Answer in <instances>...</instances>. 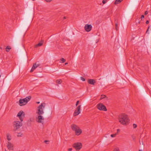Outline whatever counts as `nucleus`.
I'll return each mask as SVG.
<instances>
[{
	"label": "nucleus",
	"mask_w": 151,
	"mask_h": 151,
	"mask_svg": "<svg viewBox=\"0 0 151 151\" xmlns=\"http://www.w3.org/2000/svg\"><path fill=\"white\" fill-rule=\"evenodd\" d=\"M119 121L122 125H126L128 123L129 119L127 115L125 114L119 115L118 117Z\"/></svg>",
	"instance_id": "nucleus-1"
},
{
	"label": "nucleus",
	"mask_w": 151,
	"mask_h": 151,
	"mask_svg": "<svg viewBox=\"0 0 151 151\" xmlns=\"http://www.w3.org/2000/svg\"><path fill=\"white\" fill-rule=\"evenodd\" d=\"M46 104L45 103H42L37 107L36 113L38 115H42L44 113L43 110L44 109Z\"/></svg>",
	"instance_id": "nucleus-2"
},
{
	"label": "nucleus",
	"mask_w": 151,
	"mask_h": 151,
	"mask_svg": "<svg viewBox=\"0 0 151 151\" xmlns=\"http://www.w3.org/2000/svg\"><path fill=\"white\" fill-rule=\"evenodd\" d=\"M31 97L30 96H27L23 99H20L19 101V104L20 106H23L27 104V102L30 101Z\"/></svg>",
	"instance_id": "nucleus-3"
},
{
	"label": "nucleus",
	"mask_w": 151,
	"mask_h": 151,
	"mask_svg": "<svg viewBox=\"0 0 151 151\" xmlns=\"http://www.w3.org/2000/svg\"><path fill=\"white\" fill-rule=\"evenodd\" d=\"M22 125V123L18 121H14L13 123V131L15 132L19 129Z\"/></svg>",
	"instance_id": "nucleus-4"
},
{
	"label": "nucleus",
	"mask_w": 151,
	"mask_h": 151,
	"mask_svg": "<svg viewBox=\"0 0 151 151\" xmlns=\"http://www.w3.org/2000/svg\"><path fill=\"white\" fill-rule=\"evenodd\" d=\"M97 108L100 110L106 111L107 110L106 106L102 103H99L97 106Z\"/></svg>",
	"instance_id": "nucleus-5"
},
{
	"label": "nucleus",
	"mask_w": 151,
	"mask_h": 151,
	"mask_svg": "<svg viewBox=\"0 0 151 151\" xmlns=\"http://www.w3.org/2000/svg\"><path fill=\"white\" fill-rule=\"evenodd\" d=\"M73 146L76 150L78 151L82 148V144L80 142H76L73 145Z\"/></svg>",
	"instance_id": "nucleus-6"
},
{
	"label": "nucleus",
	"mask_w": 151,
	"mask_h": 151,
	"mask_svg": "<svg viewBox=\"0 0 151 151\" xmlns=\"http://www.w3.org/2000/svg\"><path fill=\"white\" fill-rule=\"evenodd\" d=\"M25 114L22 111H20L18 113L17 116L18 117L22 122L23 120V118L24 117Z\"/></svg>",
	"instance_id": "nucleus-7"
},
{
	"label": "nucleus",
	"mask_w": 151,
	"mask_h": 151,
	"mask_svg": "<svg viewBox=\"0 0 151 151\" xmlns=\"http://www.w3.org/2000/svg\"><path fill=\"white\" fill-rule=\"evenodd\" d=\"M36 121L39 123L43 124L44 123V118L41 115H38L37 117L36 118Z\"/></svg>",
	"instance_id": "nucleus-8"
},
{
	"label": "nucleus",
	"mask_w": 151,
	"mask_h": 151,
	"mask_svg": "<svg viewBox=\"0 0 151 151\" xmlns=\"http://www.w3.org/2000/svg\"><path fill=\"white\" fill-rule=\"evenodd\" d=\"M81 106V105H80L78 106V107L77 108L73 114V115L74 116H76L78 115L80 113V109Z\"/></svg>",
	"instance_id": "nucleus-9"
},
{
	"label": "nucleus",
	"mask_w": 151,
	"mask_h": 151,
	"mask_svg": "<svg viewBox=\"0 0 151 151\" xmlns=\"http://www.w3.org/2000/svg\"><path fill=\"white\" fill-rule=\"evenodd\" d=\"M92 26L91 24H86L84 27L85 30L87 32H90L92 29Z\"/></svg>",
	"instance_id": "nucleus-10"
},
{
	"label": "nucleus",
	"mask_w": 151,
	"mask_h": 151,
	"mask_svg": "<svg viewBox=\"0 0 151 151\" xmlns=\"http://www.w3.org/2000/svg\"><path fill=\"white\" fill-rule=\"evenodd\" d=\"M7 147L9 150H13V144L9 142H7Z\"/></svg>",
	"instance_id": "nucleus-11"
},
{
	"label": "nucleus",
	"mask_w": 151,
	"mask_h": 151,
	"mask_svg": "<svg viewBox=\"0 0 151 151\" xmlns=\"http://www.w3.org/2000/svg\"><path fill=\"white\" fill-rule=\"evenodd\" d=\"M70 127L74 131L79 128L77 125L74 124H72Z\"/></svg>",
	"instance_id": "nucleus-12"
},
{
	"label": "nucleus",
	"mask_w": 151,
	"mask_h": 151,
	"mask_svg": "<svg viewBox=\"0 0 151 151\" xmlns=\"http://www.w3.org/2000/svg\"><path fill=\"white\" fill-rule=\"evenodd\" d=\"M75 134L76 135L78 136L82 133V131L79 127L78 129L75 131Z\"/></svg>",
	"instance_id": "nucleus-13"
},
{
	"label": "nucleus",
	"mask_w": 151,
	"mask_h": 151,
	"mask_svg": "<svg viewBox=\"0 0 151 151\" xmlns=\"http://www.w3.org/2000/svg\"><path fill=\"white\" fill-rule=\"evenodd\" d=\"M40 65V64H37L36 63L34 64L30 70V72H33L37 67Z\"/></svg>",
	"instance_id": "nucleus-14"
},
{
	"label": "nucleus",
	"mask_w": 151,
	"mask_h": 151,
	"mask_svg": "<svg viewBox=\"0 0 151 151\" xmlns=\"http://www.w3.org/2000/svg\"><path fill=\"white\" fill-rule=\"evenodd\" d=\"M88 83L90 84L94 85L96 83V81L94 79H89L88 80Z\"/></svg>",
	"instance_id": "nucleus-15"
},
{
	"label": "nucleus",
	"mask_w": 151,
	"mask_h": 151,
	"mask_svg": "<svg viewBox=\"0 0 151 151\" xmlns=\"http://www.w3.org/2000/svg\"><path fill=\"white\" fill-rule=\"evenodd\" d=\"M7 139L9 141L11 139V136L9 133H7L6 134Z\"/></svg>",
	"instance_id": "nucleus-16"
},
{
	"label": "nucleus",
	"mask_w": 151,
	"mask_h": 151,
	"mask_svg": "<svg viewBox=\"0 0 151 151\" xmlns=\"http://www.w3.org/2000/svg\"><path fill=\"white\" fill-rule=\"evenodd\" d=\"M123 0H116L114 3V4L115 5L119 4L120 2H121Z\"/></svg>",
	"instance_id": "nucleus-17"
},
{
	"label": "nucleus",
	"mask_w": 151,
	"mask_h": 151,
	"mask_svg": "<svg viewBox=\"0 0 151 151\" xmlns=\"http://www.w3.org/2000/svg\"><path fill=\"white\" fill-rule=\"evenodd\" d=\"M42 43H38V44L36 45L35 46V47H38L40 46H42Z\"/></svg>",
	"instance_id": "nucleus-18"
},
{
	"label": "nucleus",
	"mask_w": 151,
	"mask_h": 151,
	"mask_svg": "<svg viewBox=\"0 0 151 151\" xmlns=\"http://www.w3.org/2000/svg\"><path fill=\"white\" fill-rule=\"evenodd\" d=\"M56 83L58 84H60L62 82V81L61 79L57 80L56 81Z\"/></svg>",
	"instance_id": "nucleus-19"
},
{
	"label": "nucleus",
	"mask_w": 151,
	"mask_h": 151,
	"mask_svg": "<svg viewBox=\"0 0 151 151\" xmlns=\"http://www.w3.org/2000/svg\"><path fill=\"white\" fill-rule=\"evenodd\" d=\"M11 48H9V46H7L6 48V50L7 52H9L10 51Z\"/></svg>",
	"instance_id": "nucleus-20"
},
{
	"label": "nucleus",
	"mask_w": 151,
	"mask_h": 151,
	"mask_svg": "<svg viewBox=\"0 0 151 151\" xmlns=\"http://www.w3.org/2000/svg\"><path fill=\"white\" fill-rule=\"evenodd\" d=\"M115 28L116 30L117 31L119 29V27L117 23H115Z\"/></svg>",
	"instance_id": "nucleus-21"
},
{
	"label": "nucleus",
	"mask_w": 151,
	"mask_h": 151,
	"mask_svg": "<svg viewBox=\"0 0 151 151\" xmlns=\"http://www.w3.org/2000/svg\"><path fill=\"white\" fill-rule=\"evenodd\" d=\"M60 60L62 62V63H64L66 61L63 58H62L60 59Z\"/></svg>",
	"instance_id": "nucleus-22"
},
{
	"label": "nucleus",
	"mask_w": 151,
	"mask_h": 151,
	"mask_svg": "<svg viewBox=\"0 0 151 151\" xmlns=\"http://www.w3.org/2000/svg\"><path fill=\"white\" fill-rule=\"evenodd\" d=\"M23 135V134L21 132H19L18 133V135H17V137H22Z\"/></svg>",
	"instance_id": "nucleus-23"
},
{
	"label": "nucleus",
	"mask_w": 151,
	"mask_h": 151,
	"mask_svg": "<svg viewBox=\"0 0 151 151\" xmlns=\"http://www.w3.org/2000/svg\"><path fill=\"white\" fill-rule=\"evenodd\" d=\"M113 151H120L119 149L118 148L116 147L114 148Z\"/></svg>",
	"instance_id": "nucleus-24"
},
{
	"label": "nucleus",
	"mask_w": 151,
	"mask_h": 151,
	"mask_svg": "<svg viewBox=\"0 0 151 151\" xmlns=\"http://www.w3.org/2000/svg\"><path fill=\"white\" fill-rule=\"evenodd\" d=\"M105 97H106V96L105 95H101V99H103Z\"/></svg>",
	"instance_id": "nucleus-25"
},
{
	"label": "nucleus",
	"mask_w": 151,
	"mask_h": 151,
	"mask_svg": "<svg viewBox=\"0 0 151 151\" xmlns=\"http://www.w3.org/2000/svg\"><path fill=\"white\" fill-rule=\"evenodd\" d=\"M117 133H115L114 134H112L111 135V136L112 137H114L116 136V135H117Z\"/></svg>",
	"instance_id": "nucleus-26"
},
{
	"label": "nucleus",
	"mask_w": 151,
	"mask_h": 151,
	"mask_svg": "<svg viewBox=\"0 0 151 151\" xmlns=\"http://www.w3.org/2000/svg\"><path fill=\"white\" fill-rule=\"evenodd\" d=\"M133 126L134 128H135L137 127V125L135 124H133Z\"/></svg>",
	"instance_id": "nucleus-27"
},
{
	"label": "nucleus",
	"mask_w": 151,
	"mask_h": 151,
	"mask_svg": "<svg viewBox=\"0 0 151 151\" xmlns=\"http://www.w3.org/2000/svg\"><path fill=\"white\" fill-rule=\"evenodd\" d=\"M80 78L81 80L83 81H85V79L82 77H81Z\"/></svg>",
	"instance_id": "nucleus-28"
},
{
	"label": "nucleus",
	"mask_w": 151,
	"mask_h": 151,
	"mask_svg": "<svg viewBox=\"0 0 151 151\" xmlns=\"http://www.w3.org/2000/svg\"><path fill=\"white\" fill-rule=\"evenodd\" d=\"M52 0H45V1L47 2H50Z\"/></svg>",
	"instance_id": "nucleus-29"
},
{
	"label": "nucleus",
	"mask_w": 151,
	"mask_h": 151,
	"mask_svg": "<svg viewBox=\"0 0 151 151\" xmlns=\"http://www.w3.org/2000/svg\"><path fill=\"white\" fill-rule=\"evenodd\" d=\"M79 102V101H78L76 102V106H77L78 105V104Z\"/></svg>",
	"instance_id": "nucleus-30"
},
{
	"label": "nucleus",
	"mask_w": 151,
	"mask_h": 151,
	"mask_svg": "<svg viewBox=\"0 0 151 151\" xmlns=\"http://www.w3.org/2000/svg\"><path fill=\"white\" fill-rule=\"evenodd\" d=\"M106 3V1L105 0H103L102 1V3L103 4H105Z\"/></svg>",
	"instance_id": "nucleus-31"
},
{
	"label": "nucleus",
	"mask_w": 151,
	"mask_h": 151,
	"mask_svg": "<svg viewBox=\"0 0 151 151\" xmlns=\"http://www.w3.org/2000/svg\"><path fill=\"white\" fill-rule=\"evenodd\" d=\"M49 142V141H47V140H45L44 141V142L46 143V144H48V142Z\"/></svg>",
	"instance_id": "nucleus-32"
},
{
	"label": "nucleus",
	"mask_w": 151,
	"mask_h": 151,
	"mask_svg": "<svg viewBox=\"0 0 151 151\" xmlns=\"http://www.w3.org/2000/svg\"><path fill=\"white\" fill-rule=\"evenodd\" d=\"M144 18V15H142L141 17V19H143Z\"/></svg>",
	"instance_id": "nucleus-33"
},
{
	"label": "nucleus",
	"mask_w": 151,
	"mask_h": 151,
	"mask_svg": "<svg viewBox=\"0 0 151 151\" xmlns=\"http://www.w3.org/2000/svg\"><path fill=\"white\" fill-rule=\"evenodd\" d=\"M148 13V12L147 11H146L145 12V15H147V14Z\"/></svg>",
	"instance_id": "nucleus-34"
},
{
	"label": "nucleus",
	"mask_w": 151,
	"mask_h": 151,
	"mask_svg": "<svg viewBox=\"0 0 151 151\" xmlns=\"http://www.w3.org/2000/svg\"><path fill=\"white\" fill-rule=\"evenodd\" d=\"M72 148H69L68 149V150L69 151H72Z\"/></svg>",
	"instance_id": "nucleus-35"
},
{
	"label": "nucleus",
	"mask_w": 151,
	"mask_h": 151,
	"mask_svg": "<svg viewBox=\"0 0 151 151\" xmlns=\"http://www.w3.org/2000/svg\"><path fill=\"white\" fill-rule=\"evenodd\" d=\"M149 27H149L148 28V29L147 30V31H146V33H148V30H149Z\"/></svg>",
	"instance_id": "nucleus-36"
},
{
	"label": "nucleus",
	"mask_w": 151,
	"mask_h": 151,
	"mask_svg": "<svg viewBox=\"0 0 151 151\" xmlns=\"http://www.w3.org/2000/svg\"><path fill=\"white\" fill-rule=\"evenodd\" d=\"M149 23V21H148V20H147L146 22V23L147 24Z\"/></svg>",
	"instance_id": "nucleus-37"
},
{
	"label": "nucleus",
	"mask_w": 151,
	"mask_h": 151,
	"mask_svg": "<svg viewBox=\"0 0 151 151\" xmlns=\"http://www.w3.org/2000/svg\"><path fill=\"white\" fill-rule=\"evenodd\" d=\"M117 133H118L120 131V129H118L117 130Z\"/></svg>",
	"instance_id": "nucleus-38"
},
{
	"label": "nucleus",
	"mask_w": 151,
	"mask_h": 151,
	"mask_svg": "<svg viewBox=\"0 0 151 151\" xmlns=\"http://www.w3.org/2000/svg\"><path fill=\"white\" fill-rule=\"evenodd\" d=\"M40 103V102H39V101H38V102H37V104H39Z\"/></svg>",
	"instance_id": "nucleus-39"
},
{
	"label": "nucleus",
	"mask_w": 151,
	"mask_h": 151,
	"mask_svg": "<svg viewBox=\"0 0 151 151\" xmlns=\"http://www.w3.org/2000/svg\"><path fill=\"white\" fill-rule=\"evenodd\" d=\"M63 18L64 19H65L66 18L65 17H64Z\"/></svg>",
	"instance_id": "nucleus-40"
},
{
	"label": "nucleus",
	"mask_w": 151,
	"mask_h": 151,
	"mask_svg": "<svg viewBox=\"0 0 151 151\" xmlns=\"http://www.w3.org/2000/svg\"><path fill=\"white\" fill-rule=\"evenodd\" d=\"M68 64V63H65V65H66L67 64Z\"/></svg>",
	"instance_id": "nucleus-41"
},
{
	"label": "nucleus",
	"mask_w": 151,
	"mask_h": 151,
	"mask_svg": "<svg viewBox=\"0 0 151 151\" xmlns=\"http://www.w3.org/2000/svg\"><path fill=\"white\" fill-rule=\"evenodd\" d=\"M30 25V23L29 24H28V27H29Z\"/></svg>",
	"instance_id": "nucleus-42"
},
{
	"label": "nucleus",
	"mask_w": 151,
	"mask_h": 151,
	"mask_svg": "<svg viewBox=\"0 0 151 151\" xmlns=\"http://www.w3.org/2000/svg\"><path fill=\"white\" fill-rule=\"evenodd\" d=\"M0 49H2V48L1 47H0Z\"/></svg>",
	"instance_id": "nucleus-43"
},
{
	"label": "nucleus",
	"mask_w": 151,
	"mask_h": 151,
	"mask_svg": "<svg viewBox=\"0 0 151 151\" xmlns=\"http://www.w3.org/2000/svg\"><path fill=\"white\" fill-rule=\"evenodd\" d=\"M142 151V150H139V151Z\"/></svg>",
	"instance_id": "nucleus-44"
},
{
	"label": "nucleus",
	"mask_w": 151,
	"mask_h": 151,
	"mask_svg": "<svg viewBox=\"0 0 151 151\" xmlns=\"http://www.w3.org/2000/svg\"><path fill=\"white\" fill-rule=\"evenodd\" d=\"M5 151H7L6 149L5 150Z\"/></svg>",
	"instance_id": "nucleus-45"
}]
</instances>
